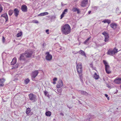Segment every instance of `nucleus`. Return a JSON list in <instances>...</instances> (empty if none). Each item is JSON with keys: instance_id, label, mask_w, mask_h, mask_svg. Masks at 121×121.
Returning a JSON list of instances; mask_svg holds the SVG:
<instances>
[{"instance_id": "nucleus-3", "label": "nucleus", "mask_w": 121, "mask_h": 121, "mask_svg": "<svg viewBox=\"0 0 121 121\" xmlns=\"http://www.w3.org/2000/svg\"><path fill=\"white\" fill-rule=\"evenodd\" d=\"M29 99L33 102H35L37 100L36 95L32 93L29 94Z\"/></svg>"}, {"instance_id": "nucleus-42", "label": "nucleus", "mask_w": 121, "mask_h": 121, "mask_svg": "<svg viewBox=\"0 0 121 121\" xmlns=\"http://www.w3.org/2000/svg\"><path fill=\"white\" fill-rule=\"evenodd\" d=\"M18 64H16V66H15L14 67V68H17L18 67Z\"/></svg>"}, {"instance_id": "nucleus-28", "label": "nucleus", "mask_w": 121, "mask_h": 121, "mask_svg": "<svg viewBox=\"0 0 121 121\" xmlns=\"http://www.w3.org/2000/svg\"><path fill=\"white\" fill-rule=\"evenodd\" d=\"M30 81V80L28 78H27L24 80V82L26 84H27L29 83Z\"/></svg>"}, {"instance_id": "nucleus-23", "label": "nucleus", "mask_w": 121, "mask_h": 121, "mask_svg": "<svg viewBox=\"0 0 121 121\" xmlns=\"http://www.w3.org/2000/svg\"><path fill=\"white\" fill-rule=\"evenodd\" d=\"M102 22H104V23H108V24H109L110 23L111 21L110 20L108 19H105L103 20Z\"/></svg>"}, {"instance_id": "nucleus-43", "label": "nucleus", "mask_w": 121, "mask_h": 121, "mask_svg": "<svg viewBox=\"0 0 121 121\" xmlns=\"http://www.w3.org/2000/svg\"><path fill=\"white\" fill-rule=\"evenodd\" d=\"M73 53L74 54H76L78 53V52H77L76 53H75V52H73Z\"/></svg>"}, {"instance_id": "nucleus-1", "label": "nucleus", "mask_w": 121, "mask_h": 121, "mask_svg": "<svg viewBox=\"0 0 121 121\" xmlns=\"http://www.w3.org/2000/svg\"><path fill=\"white\" fill-rule=\"evenodd\" d=\"M71 30L70 26L68 24L62 25L61 28V30L62 33L65 35L69 34L70 33Z\"/></svg>"}, {"instance_id": "nucleus-36", "label": "nucleus", "mask_w": 121, "mask_h": 121, "mask_svg": "<svg viewBox=\"0 0 121 121\" xmlns=\"http://www.w3.org/2000/svg\"><path fill=\"white\" fill-rule=\"evenodd\" d=\"M102 34L104 36H106L107 35H108V34L106 32H105L102 33Z\"/></svg>"}, {"instance_id": "nucleus-40", "label": "nucleus", "mask_w": 121, "mask_h": 121, "mask_svg": "<svg viewBox=\"0 0 121 121\" xmlns=\"http://www.w3.org/2000/svg\"><path fill=\"white\" fill-rule=\"evenodd\" d=\"M2 39L3 42V43H4L5 41V39L4 37H3Z\"/></svg>"}, {"instance_id": "nucleus-10", "label": "nucleus", "mask_w": 121, "mask_h": 121, "mask_svg": "<svg viewBox=\"0 0 121 121\" xmlns=\"http://www.w3.org/2000/svg\"><path fill=\"white\" fill-rule=\"evenodd\" d=\"M21 9L23 12H26L27 11V7L25 5H23L21 6Z\"/></svg>"}, {"instance_id": "nucleus-20", "label": "nucleus", "mask_w": 121, "mask_h": 121, "mask_svg": "<svg viewBox=\"0 0 121 121\" xmlns=\"http://www.w3.org/2000/svg\"><path fill=\"white\" fill-rule=\"evenodd\" d=\"M72 11L73 12H77V13L79 14L80 13V11L79 9L77 8H73L72 9Z\"/></svg>"}, {"instance_id": "nucleus-26", "label": "nucleus", "mask_w": 121, "mask_h": 121, "mask_svg": "<svg viewBox=\"0 0 121 121\" xmlns=\"http://www.w3.org/2000/svg\"><path fill=\"white\" fill-rule=\"evenodd\" d=\"M24 54H22L20 56V60H25V58L24 56Z\"/></svg>"}, {"instance_id": "nucleus-39", "label": "nucleus", "mask_w": 121, "mask_h": 121, "mask_svg": "<svg viewBox=\"0 0 121 121\" xmlns=\"http://www.w3.org/2000/svg\"><path fill=\"white\" fill-rule=\"evenodd\" d=\"M49 30L48 29L47 30H46V32L48 34H49Z\"/></svg>"}, {"instance_id": "nucleus-15", "label": "nucleus", "mask_w": 121, "mask_h": 121, "mask_svg": "<svg viewBox=\"0 0 121 121\" xmlns=\"http://www.w3.org/2000/svg\"><path fill=\"white\" fill-rule=\"evenodd\" d=\"M111 27L114 29H115L117 27V25L115 23H112L110 25Z\"/></svg>"}, {"instance_id": "nucleus-17", "label": "nucleus", "mask_w": 121, "mask_h": 121, "mask_svg": "<svg viewBox=\"0 0 121 121\" xmlns=\"http://www.w3.org/2000/svg\"><path fill=\"white\" fill-rule=\"evenodd\" d=\"M2 17H3L5 18L6 19V22L8 20V16L7 13H5L2 15L1 16Z\"/></svg>"}, {"instance_id": "nucleus-22", "label": "nucleus", "mask_w": 121, "mask_h": 121, "mask_svg": "<svg viewBox=\"0 0 121 121\" xmlns=\"http://www.w3.org/2000/svg\"><path fill=\"white\" fill-rule=\"evenodd\" d=\"M48 13L47 12H44L41 13L38 15V16H42L48 15Z\"/></svg>"}, {"instance_id": "nucleus-45", "label": "nucleus", "mask_w": 121, "mask_h": 121, "mask_svg": "<svg viewBox=\"0 0 121 121\" xmlns=\"http://www.w3.org/2000/svg\"><path fill=\"white\" fill-rule=\"evenodd\" d=\"M105 95L106 97H108V95H107L106 94H105Z\"/></svg>"}, {"instance_id": "nucleus-38", "label": "nucleus", "mask_w": 121, "mask_h": 121, "mask_svg": "<svg viewBox=\"0 0 121 121\" xmlns=\"http://www.w3.org/2000/svg\"><path fill=\"white\" fill-rule=\"evenodd\" d=\"M44 94L45 95H48V92L47 91H44Z\"/></svg>"}, {"instance_id": "nucleus-19", "label": "nucleus", "mask_w": 121, "mask_h": 121, "mask_svg": "<svg viewBox=\"0 0 121 121\" xmlns=\"http://www.w3.org/2000/svg\"><path fill=\"white\" fill-rule=\"evenodd\" d=\"M78 52L81 55L84 56H85V57H86V55L85 53V52L81 50L79 51Z\"/></svg>"}, {"instance_id": "nucleus-46", "label": "nucleus", "mask_w": 121, "mask_h": 121, "mask_svg": "<svg viewBox=\"0 0 121 121\" xmlns=\"http://www.w3.org/2000/svg\"><path fill=\"white\" fill-rule=\"evenodd\" d=\"M91 11H89L88 12V13L89 14H90V13H91Z\"/></svg>"}, {"instance_id": "nucleus-33", "label": "nucleus", "mask_w": 121, "mask_h": 121, "mask_svg": "<svg viewBox=\"0 0 121 121\" xmlns=\"http://www.w3.org/2000/svg\"><path fill=\"white\" fill-rule=\"evenodd\" d=\"M91 37H90L88 38L85 41V42H84V43L85 44H86V43H87V42L89 40V39H90V38H91Z\"/></svg>"}, {"instance_id": "nucleus-21", "label": "nucleus", "mask_w": 121, "mask_h": 121, "mask_svg": "<svg viewBox=\"0 0 121 121\" xmlns=\"http://www.w3.org/2000/svg\"><path fill=\"white\" fill-rule=\"evenodd\" d=\"M78 91L79 92L81 93L82 95H88V93L85 91L79 90Z\"/></svg>"}, {"instance_id": "nucleus-25", "label": "nucleus", "mask_w": 121, "mask_h": 121, "mask_svg": "<svg viewBox=\"0 0 121 121\" xmlns=\"http://www.w3.org/2000/svg\"><path fill=\"white\" fill-rule=\"evenodd\" d=\"M94 78L95 79H97L99 78V76L96 73H95L94 75Z\"/></svg>"}, {"instance_id": "nucleus-50", "label": "nucleus", "mask_w": 121, "mask_h": 121, "mask_svg": "<svg viewBox=\"0 0 121 121\" xmlns=\"http://www.w3.org/2000/svg\"><path fill=\"white\" fill-rule=\"evenodd\" d=\"M120 87L121 88V85L120 86Z\"/></svg>"}, {"instance_id": "nucleus-14", "label": "nucleus", "mask_w": 121, "mask_h": 121, "mask_svg": "<svg viewBox=\"0 0 121 121\" xmlns=\"http://www.w3.org/2000/svg\"><path fill=\"white\" fill-rule=\"evenodd\" d=\"M68 9H65L63 12H62V14L61 15L60 19H62V18L64 16V15L66 14L68 12Z\"/></svg>"}, {"instance_id": "nucleus-51", "label": "nucleus", "mask_w": 121, "mask_h": 121, "mask_svg": "<svg viewBox=\"0 0 121 121\" xmlns=\"http://www.w3.org/2000/svg\"><path fill=\"white\" fill-rule=\"evenodd\" d=\"M60 49H61V48H60Z\"/></svg>"}, {"instance_id": "nucleus-9", "label": "nucleus", "mask_w": 121, "mask_h": 121, "mask_svg": "<svg viewBox=\"0 0 121 121\" xmlns=\"http://www.w3.org/2000/svg\"><path fill=\"white\" fill-rule=\"evenodd\" d=\"M88 0H83L82 1L81 6L82 7H85L87 4Z\"/></svg>"}, {"instance_id": "nucleus-34", "label": "nucleus", "mask_w": 121, "mask_h": 121, "mask_svg": "<svg viewBox=\"0 0 121 121\" xmlns=\"http://www.w3.org/2000/svg\"><path fill=\"white\" fill-rule=\"evenodd\" d=\"M32 22L34 23H39L38 21L36 20H35L32 21Z\"/></svg>"}, {"instance_id": "nucleus-31", "label": "nucleus", "mask_w": 121, "mask_h": 121, "mask_svg": "<svg viewBox=\"0 0 121 121\" xmlns=\"http://www.w3.org/2000/svg\"><path fill=\"white\" fill-rule=\"evenodd\" d=\"M22 34V32L21 31L20 33H18L17 35V37H18L21 36Z\"/></svg>"}, {"instance_id": "nucleus-12", "label": "nucleus", "mask_w": 121, "mask_h": 121, "mask_svg": "<svg viewBox=\"0 0 121 121\" xmlns=\"http://www.w3.org/2000/svg\"><path fill=\"white\" fill-rule=\"evenodd\" d=\"M114 82L117 84H120L121 83V78H118L115 79Z\"/></svg>"}, {"instance_id": "nucleus-47", "label": "nucleus", "mask_w": 121, "mask_h": 121, "mask_svg": "<svg viewBox=\"0 0 121 121\" xmlns=\"http://www.w3.org/2000/svg\"><path fill=\"white\" fill-rule=\"evenodd\" d=\"M107 99L108 100L109 99V97H107Z\"/></svg>"}, {"instance_id": "nucleus-32", "label": "nucleus", "mask_w": 121, "mask_h": 121, "mask_svg": "<svg viewBox=\"0 0 121 121\" xmlns=\"http://www.w3.org/2000/svg\"><path fill=\"white\" fill-rule=\"evenodd\" d=\"M106 73L108 74H109L111 73V71L110 70V69H105Z\"/></svg>"}, {"instance_id": "nucleus-44", "label": "nucleus", "mask_w": 121, "mask_h": 121, "mask_svg": "<svg viewBox=\"0 0 121 121\" xmlns=\"http://www.w3.org/2000/svg\"><path fill=\"white\" fill-rule=\"evenodd\" d=\"M60 115H62V116H64V114L63 113H62V112H61V113H60Z\"/></svg>"}, {"instance_id": "nucleus-35", "label": "nucleus", "mask_w": 121, "mask_h": 121, "mask_svg": "<svg viewBox=\"0 0 121 121\" xmlns=\"http://www.w3.org/2000/svg\"><path fill=\"white\" fill-rule=\"evenodd\" d=\"M3 10V7L1 5V4H0V13L2 12Z\"/></svg>"}, {"instance_id": "nucleus-37", "label": "nucleus", "mask_w": 121, "mask_h": 121, "mask_svg": "<svg viewBox=\"0 0 121 121\" xmlns=\"http://www.w3.org/2000/svg\"><path fill=\"white\" fill-rule=\"evenodd\" d=\"M90 66L91 67L94 69H95V68L93 67V64H92V63H91V64H90Z\"/></svg>"}, {"instance_id": "nucleus-49", "label": "nucleus", "mask_w": 121, "mask_h": 121, "mask_svg": "<svg viewBox=\"0 0 121 121\" xmlns=\"http://www.w3.org/2000/svg\"><path fill=\"white\" fill-rule=\"evenodd\" d=\"M44 45H45V43H44L43 44V46H44Z\"/></svg>"}, {"instance_id": "nucleus-11", "label": "nucleus", "mask_w": 121, "mask_h": 121, "mask_svg": "<svg viewBox=\"0 0 121 121\" xmlns=\"http://www.w3.org/2000/svg\"><path fill=\"white\" fill-rule=\"evenodd\" d=\"M103 62L105 66V69H110V67L108 65V62L105 60L103 61Z\"/></svg>"}, {"instance_id": "nucleus-16", "label": "nucleus", "mask_w": 121, "mask_h": 121, "mask_svg": "<svg viewBox=\"0 0 121 121\" xmlns=\"http://www.w3.org/2000/svg\"><path fill=\"white\" fill-rule=\"evenodd\" d=\"M17 60L16 58L14 57L12 60V61L11 63V65H13L15 64L17 62Z\"/></svg>"}, {"instance_id": "nucleus-8", "label": "nucleus", "mask_w": 121, "mask_h": 121, "mask_svg": "<svg viewBox=\"0 0 121 121\" xmlns=\"http://www.w3.org/2000/svg\"><path fill=\"white\" fill-rule=\"evenodd\" d=\"M63 85V83L62 81L61 80H60L56 85L57 88H59L62 87Z\"/></svg>"}, {"instance_id": "nucleus-27", "label": "nucleus", "mask_w": 121, "mask_h": 121, "mask_svg": "<svg viewBox=\"0 0 121 121\" xmlns=\"http://www.w3.org/2000/svg\"><path fill=\"white\" fill-rule=\"evenodd\" d=\"M45 114L46 116L50 117L51 115V112L49 111L46 112L45 113Z\"/></svg>"}, {"instance_id": "nucleus-6", "label": "nucleus", "mask_w": 121, "mask_h": 121, "mask_svg": "<svg viewBox=\"0 0 121 121\" xmlns=\"http://www.w3.org/2000/svg\"><path fill=\"white\" fill-rule=\"evenodd\" d=\"M39 73V70H35L31 74L32 79L33 80L38 75Z\"/></svg>"}, {"instance_id": "nucleus-7", "label": "nucleus", "mask_w": 121, "mask_h": 121, "mask_svg": "<svg viewBox=\"0 0 121 121\" xmlns=\"http://www.w3.org/2000/svg\"><path fill=\"white\" fill-rule=\"evenodd\" d=\"M46 55V59L48 60L49 61L52 60V56L49 54L48 52H46L45 53Z\"/></svg>"}, {"instance_id": "nucleus-18", "label": "nucleus", "mask_w": 121, "mask_h": 121, "mask_svg": "<svg viewBox=\"0 0 121 121\" xmlns=\"http://www.w3.org/2000/svg\"><path fill=\"white\" fill-rule=\"evenodd\" d=\"M5 81V80L4 78L0 79V86H4V83Z\"/></svg>"}, {"instance_id": "nucleus-30", "label": "nucleus", "mask_w": 121, "mask_h": 121, "mask_svg": "<svg viewBox=\"0 0 121 121\" xmlns=\"http://www.w3.org/2000/svg\"><path fill=\"white\" fill-rule=\"evenodd\" d=\"M30 108H28L27 109L26 111V113L27 114H28L30 113Z\"/></svg>"}, {"instance_id": "nucleus-4", "label": "nucleus", "mask_w": 121, "mask_h": 121, "mask_svg": "<svg viewBox=\"0 0 121 121\" xmlns=\"http://www.w3.org/2000/svg\"><path fill=\"white\" fill-rule=\"evenodd\" d=\"M117 49L115 48L112 50H109L107 52V54L110 55H114L115 53H117Z\"/></svg>"}, {"instance_id": "nucleus-13", "label": "nucleus", "mask_w": 121, "mask_h": 121, "mask_svg": "<svg viewBox=\"0 0 121 121\" xmlns=\"http://www.w3.org/2000/svg\"><path fill=\"white\" fill-rule=\"evenodd\" d=\"M14 14L15 16L17 17L19 11L18 9L17 8H15L14 10Z\"/></svg>"}, {"instance_id": "nucleus-48", "label": "nucleus", "mask_w": 121, "mask_h": 121, "mask_svg": "<svg viewBox=\"0 0 121 121\" xmlns=\"http://www.w3.org/2000/svg\"><path fill=\"white\" fill-rule=\"evenodd\" d=\"M53 83L54 84H56V82H54Z\"/></svg>"}, {"instance_id": "nucleus-29", "label": "nucleus", "mask_w": 121, "mask_h": 121, "mask_svg": "<svg viewBox=\"0 0 121 121\" xmlns=\"http://www.w3.org/2000/svg\"><path fill=\"white\" fill-rule=\"evenodd\" d=\"M13 11L12 10H10L9 11V12H8L9 15L10 16H11L12 15V14L13 13Z\"/></svg>"}, {"instance_id": "nucleus-24", "label": "nucleus", "mask_w": 121, "mask_h": 121, "mask_svg": "<svg viewBox=\"0 0 121 121\" xmlns=\"http://www.w3.org/2000/svg\"><path fill=\"white\" fill-rule=\"evenodd\" d=\"M104 41L105 42L108 41L109 40V35H107L106 36H105Z\"/></svg>"}, {"instance_id": "nucleus-41", "label": "nucleus", "mask_w": 121, "mask_h": 121, "mask_svg": "<svg viewBox=\"0 0 121 121\" xmlns=\"http://www.w3.org/2000/svg\"><path fill=\"white\" fill-rule=\"evenodd\" d=\"M57 78H55L53 79V80L54 81H56L57 80Z\"/></svg>"}, {"instance_id": "nucleus-5", "label": "nucleus", "mask_w": 121, "mask_h": 121, "mask_svg": "<svg viewBox=\"0 0 121 121\" xmlns=\"http://www.w3.org/2000/svg\"><path fill=\"white\" fill-rule=\"evenodd\" d=\"M33 52L32 51L27 50L24 53L25 56L27 58L30 57L32 54Z\"/></svg>"}, {"instance_id": "nucleus-2", "label": "nucleus", "mask_w": 121, "mask_h": 121, "mask_svg": "<svg viewBox=\"0 0 121 121\" xmlns=\"http://www.w3.org/2000/svg\"><path fill=\"white\" fill-rule=\"evenodd\" d=\"M76 68L79 74V76L81 79L82 77V66L81 63H79L78 64L77 62H76Z\"/></svg>"}]
</instances>
